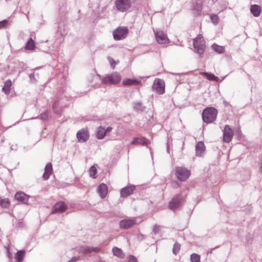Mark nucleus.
<instances>
[{
	"mask_svg": "<svg viewBox=\"0 0 262 262\" xmlns=\"http://www.w3.org/2000/svg\"><path fill=\"white\" fill-rule=\"evenodd\" d=\"M114 4L117 11L124 12L131 8L132 2L131 0H115Z\"/></svg>",
	"mask_w": 262,
	"mask_h": 262,
	"instance_id": "obj_4",
	"label": "nucleus"
},
{
	"mask_svg": "<svg viewBox=\"0 0 262 262\" xmlns=\"http://www.w3.org/2000/svg\"><path fill=\"white\" fill-rule=\"evenodd\" d=\"M153 91L159 95H162L165 92V82L162 79L156 78L152 85Z\"/></svg>",
	"mask_w": 262,
	"mask_h": 262,
	"instance_id": "obj_6",
	"label": "nucleus"
},
{
	"mask_svg": "<svg viewBox=\"0 0 262 262\" xmlns=\"http://www.w3.org/2000/svg\"><path fill=\"white\" fill-rule=\"evenodd\" d=\"M12 86V82L10 80H7L5 82L3 87V91L7 95L10 94L11 87Z\"/></svg>",
	"mask_w": 262,
	"mask_h": 262,
	"instance_id": "obj_23",
	"label": "nucleus"
},
{
	"mask_svg": "<svg viewBox=\"0 0 262 262\" xmlns=\"http://www.w3.org/2000/svg\"><path fill=\"white\" fill-rule=\"evenodd\" d=\"M10 201L9 199L0 198V205L2 208H8L10 206Z\"/></svg>",
	"mask_w": 262,
	"mask_h": 262,
	"instance_id": "obj_25",
	"label": "nucleus"
},
{
	"mask_svg": "<svg viewBox=\"0 0 262 262\" xmlns=\"http://www.w3.org/2000/svg\"><path fill=\"white\" fill-rule=\"evenodd\" d=\"M97 190L101 198L104 199L106 197L108 192L107 186L106 184L101 183L98 186Z\"/></svg>",
	"mask_w": 262,
	"mask_h": 262,
	"instance_id": "obj_17",
	"label": "nucleus"
},
{
	"mask_svg": "<svg viewBox=\"0 0 262 262\" xmlns=\"http://www.w3.org/2000/svg\"><path fill=\"white\" fill-rule=\"evenodd\" d=\"M67 209V206L62 202L57 203L53 207L52 213H61Z\"/></svg>",
	"mask_w": 262,
	"mask_h": 262,
	"instance_id": "obj_13",
	"label": "nucleus"
},
{
	"mask_svg": "<svg viewBox=\"0 0 262 262\" xmlns=\"http://www.w3.org/2000/svg\"><path fill=\"white\" fill-rule=\"evenodd\" d=\"M113 129L112 127H107L106 129H105V133L106 135L109 134Z\"/></svg>",
	"mask_w": 262,
	"mask_h": 262,
	"instance_id": "obj_42",
	"label": "nucleus"
},
{
	"mask_svg": "<svg viewBox=\"0 0 262 262\" xmlns=\"http://www.w3.org/2000/svg\"><path fill=\"white\" fill-rule=\"evenodd\" d=\"M78 259V257H74L71 259V262H75Z\"/></svg>",
	"mask_w": 262,
	"mask_h": 262,
	"instance_id": "obj_44",
	"label": "nucleus"
},
{
	"mask_svg": "<svg viewBox=\"0 0 262 262\" xmlns=\"http://www.w3.org/2000/svg\"><path fill=\"white\" fill-rule=\"evenodd\" d=\"M202 1L201 0H196V5L194 6V10L196 11L195 14L199 15L202 10Z\"/></svg>",
	"mask_w": 262,
	"mask_h": 262,
	"instance_id": "obj_30",
	"label": "nucleus"
},
{
	"mask_svg": "<svg viewBox=\"0 0 262 262\" xmlns=\"http://www.w3.org/2000/svg\"><path fill=\"white\" fill-rule=\"evenodd\" d=\"M128 262H137L136 258L132 255L128 256Z\"/></svg>",
	"mask_w": 262,
	"mask_h": 262,
	"instance_id": "obj_40",
	"label": "nucleus"
},
{
	"mask_svg": "<svg viewBox=\"0 0 262 262\" xmlns=\"http://www.w3.org/2000/svg\"><path fill=\"white\" fill-rule=\"evenodd\" d=\"M212 49L215 52L218 53H223L225 52V47L224 46H219L215 43L212 45Z\"/></svg>",
	"mask_w": 262,
	"mask_h": 262,
	"instance_id": "obj_27",
	"label": "nucleus"
},
{
	"mask_svg": "<svg viewBox=\"0 0 262 262\" xmlns=\"http://www.w3.org/2000/svg\"><path fill=\"white\" fill-rule=\"evenodd\" d=\"M212 249H211L209 252H208V253H211Z\"/></svg>",
	"mask_w": 262,
	"mask_h": 262,
	"instance_id": "obj_46",
	"label": "nucleus"
},
{
	"mask_svg": "<svg viewBox=\"0 0 262 262\" xmlns=\"http://www.w3.org/2000/svg\"><path fill=\"white\" fill-rule=\"evenodd\" d=\"M107 59H108V61H109L110 63V64H111V67H113V68H114L115 67V66H116V64L117 62H116L114 61V60L112 58H111V57H107Z\"/></svg>",
	"mask_w": 262,
	"mask_h": 262,
	"instance_id": "obj_39",
	"label": "nucleus"
},
{
	"mask_svg": "<svg viewBox=\"0 0 262 262\" xmlns=\"http://www.w3.org/2000/svg\"><path fill=\"white\" fill-rule=\"evenodd\" d=\"M29 198V195L22 191L17 192L15 195V199L24 204H27Z\"/></svg>",
	"mask_w": 262,
	"mask_h": 262,
	"instance_id": "obj_14",
	"label": "nucleus"
},
{
	"mask_svg": "<svg viewBox=\"0 0 262 262\" xmlns=\"http://www.w3.org/2000/svg\"><path fill=\"white\" fill-rule=\"evenodd\" d=\"M79 253H81L83 254H88L92 252L97 253L100 250L99 247H93L89 246H81L78 249Z\"/></svg>",
	"mask_w": 262,
	"mask_h": 262,
	"instance_id": "obj_10",
	"label": "nucleus"
},
{
	"mask_svg": "<svg viewBox=\"0 0 262 262\" xmlns=\"http://www.w3.org/2000/svg\"><path fill=\"white\" fill-rule=\"evenodd\" d=\"M35 48L34 41L32 38H30L27 41L25 49L27 50H33Z\"/></svg>",
	"mask_w": 262,
	"mask_h": 262,
	"instance_id": "obj_29",
	"label": "nucleus"
},
{
	"mask_svg": "<svg viewBox=\"0 0 262 262\" xmlns=\"http://www.w3.org/2000/svg\"><path fill=\"white\" fill-rule=\"evenodd\" d=\"M193 47L197 53L201 57L203 54L205 49V42L201 34L199 35L195 39L193 40Z\"/></svg>",
	"mask_w": 262,
	"mask_h": 262,
	"instance_id": "obj_2",
	"label": "nucleus"
},
{
	"mask_svg": "<svg viewBox=\"0 0 262 262\" xmlns=\"http://www.w3.org/2000/svg\"><path fill=\"white\" fill-rule=\"evenodd\" d=\"M181 245L178 243H175L173 245V247L172 249V252L173 254L176 255L179 251L180 249Z\"/></svg>",
	"mask_w": 262,
	"mask_h": 262,
	"instance_id": "obj_34",
	"label": "nucleus"
},
{
	"mask_svg": "<svg viewBox=\"0 0 262 262\" xmlns=\"http://www.w3.org/2000/svg\"><path fill=\"white\" fill-rule=\"evenodd\" d=\"M8 24V21L7 20H3L0 21V29L5 28Z\"/></svg>",
	"mask_w": 262,
	"mask_h": 262,
	"instance_id": "obj_36",
	"label": "nucleus"
},
{
	"mask_svg": "<svg viewBox=\"0 0 262 262\" xmlns=\"http://www.w3.org/2000/svg\"><path fill=\"white\" fill-rule=\"evenodd\" d=\"M190 176V171L187 168L183 167L176 168V176L178 179L181 181H186Z\"/></svg>",
	"mask_w": 262,
	"mask_h": 262,
	"instance_id": "obj_5",
	"label": "nucleus"
},
{
	"mask_svg": "<svg viewBox=\"0 0 262 262\" xmlns=\"http://www.w3.org/2000/svg\"><path fill=\"white\" fill-rule=\"evenodd\" d=\"M25 257V251L24 250H20L17 252L16 254V260L17 262H21Z\"/></svg>",
	"mask_w": 262,
	"mask_h": 262,
	"instance_id": "obj_32",
	"label": "nucleus"
},
{
	"mask_svg": "<svg viewBox=\"0 0 262 262\" xmlns=\"http://www.w3.org/2000/svg\"><path fill=\"white\" fill-rule=\"evenodd\" d=\"M106 135V134L105 133V128L102 126L98 127L97 130L96 137L98 139H103Z\"/></svg>",
	"mask_w": 262,
	"mask_h": 262,
	"instance_id": "obj_22",
	"label": "nucleus"
},
{
	"mask_svg": "<svg viewBox=\"0 0 262 262\" xmlns=\"http://www.w3.org/2000/svg\"><path fill=\"white\" fill-rule=\"evenodd\" d=\"M49 112L48 111H46L44 113L40 115V119L43 120H47L49 117Z\"/></svg>",
	"mask_w": 262,
	"mask_h": 262,
	"instance_id": "obj_35",
	"label": "nucleus"
},
{
	"mask_svg": "<svg viewBox=\"0 0 262 262\" xmlns=\"http://www.w3.org/2000/svg\"><path fill=\"white\" fill-rule=\"evenodd\" d=\"M251 12L255 17H258L260 15L261 13L260 7L258 5H254L251 7Z\"/></svg>",
	"mask_w": 262,
	"mask_h": 262,
	"instance_id": "obj_24",
	"label": "nucleus"
},
{
	"mask_svg": "<svg viewBox=\"0 0 262 262\" xmlns=\"http://www.w3.org/2000/svg\"><path fill=\"white\" fill-rule=\"evenodd\" d=\"M180 196L179 195L174 198L169 203V208L172 210L178 208L180 204Z\"/></svg>",
	"mask_w": 262,
	"mask_h": 262,
	"instance_id": "obj_20",
	"label": "nucleus"
},
{
	"mask_svg": "<svg viewBox=\"0 0 262 262\" xmlns=\"http://www.w3.org/2000/svg\"><path fill=\"white\" fill-rule=\"evenodd\" d=\"M76 137L78 142H86L90 138V135L88 129L86 128H83L78 130L76 134Z\"/></svg>",
	"mask_w": 262,
	"mask_h": 262,
	"instance_id": "obj_8",
	"label": "nucleus"
},
{
	"mask_svg": "<svg viewBox=\"0 0 262 262\" xmlns=\"http://www.w3.org/2000/svg\"><path fill=\"white\" fill-rule=\"evenodd\" d=\"M203 75H204L207 79L209 80H213L215 81H218L219 78L215 76L214 74L211 73H209L207 72H203L202 74Z\"/></svg>",
	"mask_w": 262,
	"mask_h": 262,
	"instance_id": "obj_28",
	"label": "nucleus"
},
{
	"mask_svg": "<svg viewBox=\"0 0 262 262\" xmlns=\"http://www.w3.org/2000/svg\"><path fill=\"white\" fill-rule=\"evenodd\" d=\"M157 42L159 44H166L169 42V39L163 31L160 30L155 31Z\"/></svg>",
	"mask_w": 262,
	"mask_h": 262,
	"instance_id": "obj_9",
	"label": "nucleus"
},
{
	"mask_svg": "<svg viewBox=\"0 0 262 262\" xmlns=\"http://www.w3.org/2000/svg\"><path fill=\"white\" fill-rule=\"evenodd\" d=\"M211 19L213 23L216 24L219 21V17L216 15H213L211 16Z\"/></svg>",
	"mask_w": 262,
	"mask_h": 262,
	"instance_id": "obj_37",
	"label": "nucleus"
},
{
	"mask_svg": "<svg viewBox=\"0 0 262 262\" xmlns=\"http://www.w3.org/2000/svg\"><path fill=\"white\" fill-rule=\"evenodd\" d=\"M128 33L127 27H119L113 32V36L116 40H120L125 38Z\"/></svg>",
	"mask_w": 262,
	"mask_h": 262,
	"instance_id": "obj_7",
	"label": "nucleus"
},
{
	"mask_svg": "<svg viewBox=\"0 0 262 262\" xmlns=\"http://www.w3.org/2000/svg\"><path fill=\"white\" fill-rule=\"evenodd\" d=\"M159 231H160V226L155 225L154 227V229H153V232H154V233L157 234V233L159 232Z\"/></svg>",
	"mask_w": 262,
	"mask_h": 262,
	"instance_id": "obj_41",
	"label": "nucleus"
},
{
	"mask_svg": "<svg viewBox=\"0 0 262 262\" xmlns=\"http://www.w3.org/2000/svg\"><path fill=\"white\" fill-rule=\"evenodd\" d=\"M260 169L262 173V163L260 164Z\"/></svg>",
	"mask_w": 262,
	"mask_h": 262,
	"instance_id": "obj_45",
	"label": "nucleus"
},
{
	"mask_svg": "<svg viewBox=\"0 0 262 262\" xmlns=\"http://www.w3.org/2000/svg\"><path fill=\"white\" fill-rule=\"evenodd\" d=\"M53 169L52 165L51 163H48L45 168V172L42 175V177L45 180H48L50 176L52 174Z\"/></svg>",
	"mask_w": 262,
	"mask_h": 262,
	"instance_id": "obj_19",
	"label": "nucleus"
},
{
	"mask_svg": "<svg viewBox=\"0 0 262 262\" xmlns=\"http://www.w3.org/2000/svg\"><path fill=\"white\" fill-rule=\"evenodd\" d=\"M112 251L114 255L115 256L119 257H123L124 256V254L121 249L120 248L114 247L113 248Z\"/></svg>",
	"mask_w": 262,
	"mask_h": 262,
	"instance_id": "obj_31",
	"label": "nucleus"
},
{
	"mask_svg": "<svg viewBox=\"0 0 262 262\" xmlns=\"http://www.w3.org/2000/svg\"><path fill=\"white\" fill-rule=\"evenodd\" d=\"M135 189V187L134 185L129 186L123 188L121 190V196L123 198L126 197L133 193Z\"/></svg>",
	"mask_w": 262,
	"mask_h": 262,
	"instance_id": "obj_16",
	"label": "nucleus"
},
{
	"mask_svg": "<svg viewBox=\"0 0 262 262\" xmlns=\"http://www.w3.org/2000/svg\"><path fill=\"white\" fill-rule=\"evenodd\" d=\"M56 105V103L55 102V103H54V104L53 105V110H54V111H55V112L56 113L59 114V111H56V109H55Z\"/></svg>",
	"mask_w": 262,
	"mask_h": 262,
	"instance_id": "obj_43",
	"label": "nucleus"
},
{
	"mask_svg": "<svg viewBox=\"0 0 262 262\" xmlns=\"http://www.w3.org/2000/svg\"><path fill=\"white\" fill-rule=\"evenodd\" d=\"M140 83V81L134 79L126 78L123 79L122 84L125 85H138Z\"/></svg>",
	"mask_w": 262,
	"mask_h": 262,
	"instance_id": "obj_21",
	"label": "nucleus"
},
{
	"mask_svg": "<svg viewBox=\"0 0 262 262\" xmlns=\"http://www.w3.org/2000/svg\"><path fill=\"white\" fill-rule=\"evenodd\" d=\"M97 165H94L91 166L89 170L90 177L93 179H95L97 178Z\"/></svg>",
	"mask_w": 262,
	"mask_h": 262,
	"instance_id": "obj_26",
	"label": "nucleus"
},
{
	"mask_svg": "<svg viewBox=\"0 0 262 262\" xmlns=\"http://www.w3.org/2000/svg\"><path fill=\"white\" fill-rule=\"evenodd\" d=\"M121 79L120 75L118 73L114 72L105 76L102 79V83L104 84H116L119 83Z\"/></svg>",
	"mask_w": 262,
	"mask_h": 262,
	"instance_id": "obj_3",
	"label": "nucleus"
},
{
	"mask_svg": "<svg viewBox=\"0 0 262 262\" xmlns=\"http://www.w3.org/2000/svg\"><path fill=\"white\" fill-rule=\"evenodd\" d=\"M133 144H141L144 146H147L149 144V141L148 139L144 137L135 138L132 142Z\"/></svg>",
	"mask_w": 262,
	"mask_h": 262,
	"instance_id": "obj_18",
	"label": "nucleus"
},
{
	"mask_svg": "<svg viewBox=\"0 0 262 262\" xmlns=\"http://www.w3.org/2000/svg\"><path fill=\"white\" fill-rule=\"evenodd\" d=\"M205 150V147L203 142H198L195 145V151L197 156L203 157Z\"/></svg>",
	"mask_w": 262,
	"mask_h": 262,
	"instance_id": "obj_15",
	"label": "nucleus"
},
{
	"mask_svg": "<svg viewBox=\"0 0 262 262\" xmlns=\"http://www.w3.org/2000/svg\"><path fill=\"white\" fill-rule=\"evenodd\" d=\"M137 224L135 219H124L120 221L119 225L122 229H128Z\"/></svg>",
	"mask_w": 262,
	"mask_h": 262,
	"instance_id": "obj_12",
	"label": "nucleus"
},
{
	"mask_svg": "<svg viewBox=\"0 0 262 262\" xmlns=\"http://www.w3.org/2000/svg\"><path fill=\"white\" fill-rule=\"evenodd\" d=\"M217 111L214 107H207L204 110L202 113L203 121L207 123H210L216 120Z\"/></svg>",
	"mask_w": 262,
	"mask_h": 262,
	"instance_id": "obj_1",
	"label": "nucleus"
},
{
	"mask_svg": "<svg viewBox=\"0 0 262 262\" xmlns=\"http://www.w3.org/2000/svg\"><path fill=\"white\" fill-rule=\"evenodd\" d=\"M134 107L137 110H140L142 107V103L140 102H135L134 103Z\"/></svg>",
	"mask_w": 262,
	"mask_h": 262,
	"instance_id": "obj_38",
	"label": "nucleus"
},
{
	"mask_svg": "<svg viewBox=\"0 0 262 262\" xmlns=\"http://www.w3.org/2000/svg\"><path fill=\"white\" fill-rule=\"evenodd\" d=\"M233 133L232 129L228 125H226L223 130V141L226 143H229L232 139Z\"/></svg>",
	"mask_w": 262,
	"mask_h": 262,
	"instance_id": "obj_11",
	"label": "nucleus"
},
{
	"mask_svg": "<svg viewBox=\"0 0 262 262\" xmlns=\"http://www.w3.org/2000/svg\"><path fill=\"white\" fill-rule=\"evenodd\" d=\"M191 262H200V256L197 254L193 253L190 256Z\"/></svg>",
	"mask_w": 262,
	"mask_h": 262,
	"instance_id": "obj_33",
	"label": "nucleus"
}]
</instances>
